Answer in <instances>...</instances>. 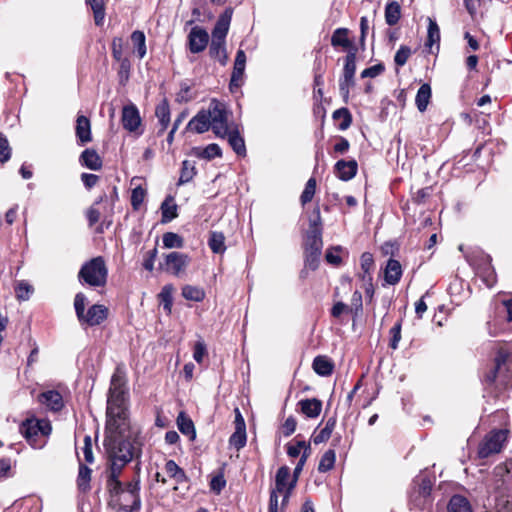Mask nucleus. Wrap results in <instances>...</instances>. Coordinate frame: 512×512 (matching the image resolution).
<instances>
[{
	"mask_svg": "<svg viewBox=\"0 0 512 512\" xmlns=\"http://www.w3.org/2000/svg\"><path fill=\"white\" fill-rule=\"evenodd\" d=\"M487 385H495L500 390L512 386V353L501 347L497 351L493 368L485 375Z\"/></svg>",
	"mask_w": 512,
	"mask_h": 512,
	"instance_id": "3",
	"label": "nucleus"
},
{
	"mask_svg": "<svg viewBox=\"0 0 512 512\" xmlns=\"http://www.w3.org/2000/svg\"><path fill=\"white\" fill-rule=\"evenodd\" d=\"M108 485H109L111 491H113L117 494H120V495H124V497L128 496L131 498L132 504L124 505L125 512H133V511H137L140 509L141 501H140V497H139V490H140L139 481L129 482L126 484L125 488H122V484H121L119 488L114 489V483H113V480L111 479V475H110L109 480H108Z\"/></svg>",
	"mask_w": 512,
	"mask_h": 512,
	"instance_id": "10",
	"label": "nucleus"
},
{
	"mask_svg": "<svg viewBox=\"0 0 512 512\" xmlns=\"http://www.w3.org/2000/svg\"><path fill=\"white\" fill-rule=\"evenodd\" d=\"M247 435L246 429L235 428L234 433L230 436L229 443L231 446L240 450L246 445Z\"/></svg>",
	"mask_w": 512,
	"mask_h": 512,
	"instance_id": "50",
	"label": "nucleus"
},
{
	"mask_svg": "<svg viewBox=\"0 0 512 512\" xmlns=\"http://www.w3.org/2000/svg\"><path fill=\"white\" fill-rule=\"evenodd\" d=\"M209 121L211 123V129L217 137L225 138L227 134L228 126V111L225 104L212 100L206 110Z\"/></svg>",
	"mask_w": 512,
	"mask_h": 512,
	"instance_id": "7",
	"label": "nucleus"
},
{
	"mask_svg": "<svg viewBox=\"0 0 512 512\" xmlns=\"http://www.w3.org/2000/svg\"><path fill=\"white\" fill-rule=\"evenodd\" d=\"M127 391L125 381L119 374L111 379L109 396L107 400V427L110 431L128 427L127 418Z\"/></svg>",
	"mask_w": 512,
	"mask_h": 512,
	"instance_id": "2",
	"label": "nucleus"
},
{
	"mask_svg": "<svg viewBox=\"0 0 512 512\" xmlns=\"http://www.w3.org/2000/svg\"><path fill=\"white\" fill-rule=\"evenodd\" d=\"M505 430H495L489 433L479 446L478 454L481 458H487L492 454L499 453L506 441Z\"/></svg>",
	"mask_w": 512,
	"mask_h": 512,
	"instance_id": "9",
	"label": "nucleus"
},
{
	"mask_svg": "<svg viewBox=\"0 0 512 512\" xmlns=\"http://www.w3.org/2000/svg\"><path fill=\"white\" fill-rule=\"evenodd\" d=\"M163 246L167 249L182 248L184 241L181 236L173 232H167L162 237Z\"/></svg>",
	"mask_w": 512,
	"mask_h": 512,
	"instance_id": "49",
	"label": "nucleus"
},
{
	"mask_svg": "<svg viewBox=\"0 0 512 512\" xmlns=\"http://www.w3.org/2000/svg\"><path fill=\"white\" fill-rule=\"evenodd\" d=\"M307 447L310 446L307 445L305 441H298L295 445L288 446L287 454L292 458L298 457L301 454L302 450L305 451Z\"/></svg>",
	"mask_w": 512,
	"mask_h": 512,
	"instance_id": "61",
	"label": "nucleus"
},
{
	"mask_svg": "<svg viewBox=\"0 0 512 512\" xmlns=\"http://www.w3.org/2000/svg\"><path fill=\"white\" fill-rule=\"evenodd\" d=\"M122 124L123 127L131 133L141 135L142 131L139 129L141 125V117L138 108L134 104H129L122 109Z\"/></svg>",
	"mask_w": 512,
	"mask_h": 512,
	"instance_id": "11",
	"label": "nucleus"
},
{
	"mask_svg": "<svg viewBox=\"0 0 512 512\" xmlns=\"http://www.w3.org/2000/svg\"><path fill=\"white\" fill-rule=\"evenodd\" d=\"M165 470L170 477L175 478L177 481L182 480L185 476L183 470L173 460L166 462Z\"/></svg>",
	"mask_w": 512,
	"mask_h": 512,
	"instance_id": "55",
	"label": "nucleus"
},
{
	"mask_svg": "<svg viewBox=\"0 0 512 512\" xmlns=\"http://www.w3.org/2000/svg\"><path fill=\"white\" fill-rule=\"evenodd\" d=\"M289 478H290V469L287 466H282L278 469L275 478V488L273 490L278 491L279 493H287L289 489Z\"/></svg>",
	"mask_w": 512,
	"mask_h": 512,
	"instance_id": "27",
	"label": "nucleus"
},
{
	"mask_svg": "<svg viewBox=\"0 0 512 512\" xmlns=\"http://www.w3.org/2000/svg\"><path fill=\"white\" fill-rule=\"evenodd\" d=\"M91 472V469L86 465L80 464L77 477L79 490L86 492L90 489Z\"/></svg>",
	"mask_w": 512,
	"mask_h": 512,
	"instance_id": "41",
	"label": "nucleus"
},
{
	"mask_svg": "<svg viewBox=\"0 0 512 512\" xmlns=\"http://www.w3.org/2000/svg\"><path fill=\"white\" fill-rule=\"evenodd\" d=\"M195 175H196V168H195L194 163L189 160H184L182 162L178 185H184V184L190 182L194 178Z\"/></svg>",
	"mask_w": 512,
	"mask_h": 512,
	"instance_id": "38",
	"label": "nucleus"
},
{
	"mask_svg": "<svg viewBox=\"0 0 512 512\" xmlns=\"http://www.w3.org/2000/svg\"><path fill=\"white\" fill-rule=\"evenodd\" d=\"M162 222L167 223L177 217V205L172 198H167L161 205Z\"/></svg>",
	"mask_w": 512,
	"mask_h": 512,
	"instance_id": "42",
	"label": "nucleus"
},
{
	"mask_svg": "<svg viewBox=\"0 0 512 512\" xmlns=\"http://www.w3.org/2000/svg\"><path fill=\"white\" fill-rule=\"evenodd\" d=\"M195 155L205 160H212L222 156V150L218 144L212 143L205 148H196Z\"/></svg>",
	"mask_w": 512,
	"mask_h": 512,
	"instance_id": "34",
	"label": "nucleus"
},
{
	"mask_svg": "<svg viewBox=\"0 0 512 512\" xmlns=\"http://www.w3.org/2000/svg\"><path fill=\"white\" fill-rule=\"evenodd\" d=\"M80 162L83 166L91 170H99L102 167V160L93 149L84 150L80 156Z\"/></svg>",
	"mask_w": 512,
	"mask_h": 512,
	"instance_id": "26",
	"label": "nucleus"
},
{
	"mask_svg": "<svg viewBox=\"0 0 512 512\" xmlns=\"http://www.w3.org/2000/svg\"><path fill=\"white\" fill-rule=\"evenodd\" d=\"M349 30L347 28H337L331 37V45L333 47H342L343 49H349L352 45L348 38Z\"/></svg>",
	"mask_w": 512,
	"mask_h": 512,
	"instance_id": "29",
	"label": "nucleus"
},
{
	"mask_svg": "<svg viewBox=\"0 0 512 512\" xmlns=\"http://www.w3.org/2000/svg\"><path fill=\"white\" fill-rule=\"evenodd\" d=\"M361 270L364 272H372L374 269V258L369 252H364L360 258Z\"/></svg>",
	"mask_w": 512,
	"mask_h": 512,
	"instance_id": "60",
	"label": "nucleus"
},
{
	"mask_svg": "<svg viewBox=\"0 0 512 512\" xmlns=\"http://www.w3.org/2000/svg\"><path fill=\"white\" fill-rule=\"evenodd\" d=\"M209 42L207 31L199 26H195L190 30L188 35L189 50L192 53H200L205 50Z\"/></svg>",
	"mask_w": 512,
	"mask_h": 512,
	"instance_id": "13",
	"label": "nucleus"
},
{
	"mask_svg": "<svg viewBox=\"0 0 512 512\" xmlns=\"http://www.w3.org/2000/svg\"><path fill=\"white\" fill-rule=\"evenodd\" d=\"M431 491V480L428 477H422L417 480V488L414 489L411 499L417 507L423 509L429 502Z\"/></svg>",
	"mask_w": 512,
	"mask_h": 512,
	"instance_id": "12",
	"label": "nucleus"
},
{
	"mask_svg": "<svg viewBox=\"0 0 512 512\" xmlns=\"http://www.w3.org/2000/svg\"><path fill=\"white\" fill-rule=\"evenodd\" d=\"M38 401L53 412H58L64 407V400L60 392L47 390L38 396Z\"/></svg>",
	"mask_w": 512,
	"mask_h": 512,
	"instance_id": "16",
	"label": "nucleus"
},
{
	"mask_svg": "<svg viewBox=\"0 0 512 512\" xmlns=\"http://www.w3.org/2000/svg\"><path fill=\"white\" fill-rule=\"evenodd\" d=\"M401 17V7L397 1L389 2L385 7V21L389 26L398 23Z\"/></svg>",
	"mask_w": 512,
	"mask_h": 512,
	"instance_id": "32",
	"label": "nucleus"
},
{
	"mask_svg": "<svg viewBox=\"0 0 512 512\" xmlns=\"http://www.w3.org/2000/svg\"><path fill=\"white\" fill-rule=\"evenodd\" d=\"M108 270L101 256L84 263L78 273L80 282L92 287H101L106 284Z\"/></svg>",
	"mask_w": 512,
	"mask_h": 512,
	"instance_id": "5",
	"label": "nucleus"
},
{
	"mask_svg": "<svg viewBox=\"0 0 512 512\" xmlns=\"http://www.w3.org/2000/svg\"><path fill=\"white\" fill-rule=\"evenodd\" d=\"M362 294L359 291H355L351 297V303L349 305V313L354 316H358L362 311Z\"/></svg>",
	"mask_w": 512,
	"mask_h": 512,
	"instance_id": "56",
	"label": "nucleus"
},
{
	"mask_svg": "<svg viewBox=\"0 0 512 512\" xmlns=\"http://www.w3.org/2000/svg\"><path fill=\"white\" fill-rule=\"evenodd\" d=\"M476 274L482 279L483 283L487 287H492L496 283V273L494 268L491 266L490 257L486 256L483 260V264L476 268Z\"/></svg>",
	"mask_w": 512,
	"mask_h": 512,
	"instance_id": "20",
	"label": "nucleus"
},
{
	"mask_svg": "<svg viewBox=\"0 0 512 512\" xmlns=\"http://www.w3.org/2000/svg\"><path fill=\"white\" fill-rule=\"evenodd\" d=\"M356 57L354 53H349L345 58V64L343 69V77L348 80L354 81L356 72Z\"/></svg>",
	"mask_w": 512,
	"mask_h": 512,
	"instance_id": "51",
	"label": "nucleus"
},
{
	"mask_svg": "<svg viewBox=\"0 0 512 512\" xmlns=\"http://www.w3.org/2000/svg\"><path fill=\"white\" fill-rule=\"evenodd\" d=\"M11 157V149L7 138L0 133V164L7 162Z\"/></svg>",
	"mask_w": 512,
	"mask_h": 512,
	"instance_id": "57",
	"label": "nucleus"
},
{
	"mask_svg": "<svg viewBox=\"0 0 512 512\" xmlns=\"http://www.w3.org/2000/svg\"><path fill=\"white\" fill-rule=\"evenodd\" d=\"M177 426L180 432L191 439L195 437V428L192 420L181 412L177 417Z\"/></svg>",
	"mask_w": 512,
	"mask_h": 512,
	"instance_id": "37",
	"label": "nucleus"
},
{
	"mask_svg": "<svg viewBox=\"0 0 512 512\" xmlns=\"http://www.w3.org/2000/svg\"><path fill=\"white\" fill-rule=\"evenodd\" d=\"M298 406L301 412L309 418L318 417L322 411V402L316 398L302 399L298 402Z\"/></svg>",
	"mask_w": 512,
	"mask_h": 512,
	"instance_id": "21",
	"label": "nucleus"
},
{
	"mask_svg": "<svg viewBox=\"0 0 512 512\" xmlns=\"http://www.w3.org/2000/svg\"><path fill=\"white\" fill-rule=\"evenodd\" d=\"M225 485H226V480L224 479V476L221 474L214 476L210 482L211 490L217 494H219L222 491V489L225 487Z\"/></svg>",
	"mask_w": 512,
	"mask_h": 512,
	"instance_id": "64",
	"label": "nucleus"
},
{
	"mask_svg": "<svg viewBox=\"0 0 512 512\" xmlns=\"http://www.w3.org/2000/svg\"><path fill=\"white\" fill-rule=\"evenodd\" d=\"M313 369L320 376H329L333 372V364L327 357L317 356L313 361Z\"/></svg>",
	"mask_w": 512,
	"mask_h": 512,
	"instance_id": "33",
	"label": "nucleus"
},
{
	"mask_svg": "<svg viewBox=\"0 0 512 512\" xmlns=\"http://www.w3.org/2000/svg\"><path fill=\"white\" fill-rule=\"evenodd\" d=\"M112 55L114 59L120 61L122 59V51H123V39L120 37H116L112 40Z\"/></svg>",
	"mask_w": 512,
	"mask_h": 512,
	"instance_id": "62",
	"label": "nucleus"
},
{
	"mask_svg": "<svg viewBox=\"0 0 512 512\" xmlns=\"http://www.w3.org/2000/svg\"><path fill=\"white\" fill-rule=\"evenodd\" d=\"M94 13V21L97 26L103 24L105 18L104 0H86Z\"/></svg>",
	"mask_w": 512,
	"mask_h": 512,
	"instance_id": "47",
	"label": "nucleus"
},
{
	"mask_svg": "<svg viewBox=\"0 0 512 512\" xmlns=\"http://www.w3.org/2000/svg\"><path fill=\"white\" fill-rule=\"evenodd\" d=\"M335 425H336V419L335 418H329L327 420L324 428H322L319 431V433L314 435L313 442L315 444H320V443H323V442L327 441L330 438V436L332 434V431L335 428Z\"/></svg>",
	"mask_w": 512,
	"mask_h": 512,
	"instance_id": "43",
	"label": "nucleus"
},
{
	"mask_svg": "<svg viewBox=\"0 0 512 512\" xmlns=\"http://www.w3.org/2000/svg\"><path fill=\"white\" fill-rule=\"evenodd\" d=\"M210 249L217 254H222L226 250L225 237L222 232L213 231L210 233L208 241Z\"/></svg>",
	"mask_w": 512,
	"mask_h": 512,
	"instance_id": "36",
	"label": "nucleus"
},
{
	"mask_svg": "<svg viewBox=\"0 0 512 512\" xmlns=\"http://www.w3.org/2000/svg\"><path fill=\"white\" fill-rule=\"evenodd\" d=\"M87 298L83 293H77L74 299V308L77 318H84Z\"/></svg>",
	"mask_w": 512,
	"mask_h": 512,
	"instance_id": "58",
	"label": "nucleus"
},
{
	"mask_svg": "<svg viewBox=\"0 0 512 512\" xmlns=\"http://www.w3.org/2000/svg\"><path fill=\"white\" fill-rule=\"evenodd\" d=\"M228 139V143L233 149V151L239 156L246 155V146L243 137L240 135L237 128L235 129H227L226 136Z\"/></svg>",
	"mask_w": 512,
	"mask_h": 512,
	"instance_id": "22",
	"label": "nucleus"
},
{
	"mask_svg": "<svg viewBox=\"0 0 512 512\" xmlns=\"http://www.w3.org/2000/svg\"><path fill=\"white\" fill-rule=\"evenodd\" d=\"M316 190V180L315 178H310L304 188V191L301 194V202L303 205L310 202L315 194Z\"/></svg>",
	"mask_w": 512,
	"mask_h": 512,
	"instance_id": "52",
	"label": "nucleus"
},
{
	"mask_svg": "<svg viewBox=\"0 0 512 512\" xmlns=\"http://www.w3.org/2000/svg\"><path fill=\"white\" fill-rule=\"evenodd\" d=\"M107 316L108 309L104 305L94 304L84 313V318L78 320L82 325L96 326L101 324Z\"/></svg>",
	"mask_w": 512,
	"mask_h": 512,
	"instance_id": "15",
	"label": "nucleus"
},
{
	"mask_svg": "<svg viewBox=\"0 0 512 512\" xmlns=\"http://www.w3.org/2000/svg\"><path fill=\"white\" fill-rule=\"evenodd\" d=\"M309 454H310V447H307L305 449V451H303L301 458L299 459L296 467L294 468L293 478L290 481L289 489H288L287 493L283 496V500H282V504L283 505H285L288 502V499L290 497V493L294 489V487L296 486L298 477H299L301 471L303 470V467H304V465H305V463L307 461V458H308Z\"/></svg>",
	"mask_w": 512,
	"mask_h": 512,
	"instance_id": "24",
	"label": "nucleus"
},
{
	"mask_svg": "<svg viewBox=\"0 0 512 512\" xmlns=\"http://www.w3.org/2000/svg\"><path fill=\"white\" fill-rule=\"evenodd\" d=\"M211 128L206 110L199 111L187 124V129L202 134Z\"/></svg>",
	"mask_w": 512,
	"mask_h": 512,
	"instance_id": "18",
	"label": "nucleus"
},
{
	"mask_svg": "<svg viewBox=\"0 0 512 512\" xmlns=\"http://www.w3.org/2000/svg\"><path fill=\"white\" fill-rule=\"evenodd\" d=\"M182 296L187 300L200 302L205 298V292L200 287L185 285L182 288Z\"/></svg>",
	"mask_w": 512,
	"mask_h": 512,
	"instance_id": "44",
	"label": "nucleus"
},
{
	"mask_svg": "<svg viewBox=\"0 0 512 512\" xmlns=\"http://www.w3.org/2000/svg\"><path fill=\"white\" fill-rule=\"evenodd\" d=\"M51 430L49 420L35 417L26 419L20 426V433L33 448L37 449L45 445L44 438L49 436Z\"/></svg>",
	"mask_w": 512,
	"mask_h": 512,
	"instance_id": "4",
	"label": "nucleus"
},
{
	"mask_svg": "<svg viewBox=\"0 0 512 512\" xmlns=\"http://www.w3.org/2000/svg\"><path fill=\"white\" fill-rule=\"evenodd\" d=\"M173 291L174 287L171 284H168L162 288L161 292L158 295L160 303L167 314H170L172 310Z\"/></svg>",
	"mask_w": 512,
	"mask_h": 512,
	"instance_id": "39",
	"label": "nucleus"
},
{
	"mask_svg": "<svg viewBox=\"0 0 512 512\" xmlns=\"http://www.w3.org/2000/svg\"><path fill=\"white\" fill-rule=\"evenodd\" d=\"M333 119L339 121L338 128L340 130H346L349 128L352 122V117L347 108H340L333 112Z\"/></svg>",
	"mask_w": 512,
	"mask_h": 512,
	"instance_id": "46",
	"label": "nucleus"
},
{
	"mask_svg": "<svg viewBox=\"0 0 512 512\" xmlns=\"http://www.w3.org/2000/svg\"><path fill=\"white\" fill-rule=\"evenodd\" d=\"M440 41V29L435 20L428 18L426 46L432 47Z\"/></svg>",
	"mask_w": 512,
	"mask_h": 512,
	"instance_id": "48",
	"label": "nucleus"
},
{
	"mask_svg": "<svg viewBox=\"0 0 512 512\" xmlns=\"http://www.w3.org/2000/svg\"><path fill=\"white\" fill-rule=\"evenodd\" d=\"M411 49L406 45H401L395 54L394 61L397 66H404L411 56Z\"/></svg>",
	"mask_w": 512,
	"mask_h": 512,
	"instance_id": "54",
	"label": "nucleus"
},
{
	"mask_svg": "<svg viewBox=\"0 0 512 512\" xmlns=\"http://www.w3.org/2000/svg\"><path fill=\"white\" fill-rule=\"evenodd\" d=\"M402 273L400 262L390 258L384 269V280L389 285H396L400 281Z\"/></svg>",
	"mask_w": 512,
	"mask_h": 512,
	"instance_id": "19",
	"label": "nucleus"
},
{
	"mask_svg": "<svg viewBox=\"0 0 512 512\" xmlns=\"http://www.w3.org/2000/svg\"><path fill=\"white\" fill-rule=\"evenodd\" d=\"M243 76H244V71L243 70L237 71V70H235V68H233V72H232L231 80H230V85H229L231 91H233L234 89L239 88L242 85V83H243Z\"/></svg>",
	"mask_w": 512,
	"mask_h": 512,
	"instance_id": "63",
	"label": "nucleus"
},
{
	"mask_svg": "<svg viewBox=\"0 0 512 512\" xmlns=\"http://www.w3.org/2000/svg\"><path fill=\"white\" fill-rule=\"evenodd\" d=\"M390 343L389 346L395 350L398 348V344L401 340V322H397L391 329H390Z\"/></svg>",
	"mask_w": 512,
	"mask_h": 512,
	"instance_id": "59",
	"label": "nucleus"
},
{
	"mask_svg": "<svg viewBox=\"0 0 512 512\" xmlns=\"http://www.w3.org/2000/svg\"><path fill=\"white\" fill-rule=\"evenodd\" d=\"M447 512H473V509L466 497L453 495L447 504Z\"/></svg>",
	"mask_w": 512,
	"mask_h": 512,
	"instance_id": "25",
	"label": "nucleus"
},
{
	"mask_svg": "<svg viewBox=\"0 0 512 512\" xmlns=\"http://www.w3.org/2000/svg\"><path fill=\"white\" fill-rule=\"evenodd\" d=\"M146 196V190L141 186H137L132 190L131 205L135 210L139 209Z\"/></svg>",
	"mask_w": 512,
	"mask_h": 512,
	"instance_id": "53",
	"label": "nucleus"
},
{
	"mask_svg": "<svg viewBox=\"0 0 512 512\" xmlns=\"http://www.w3.org/2000/svg\"><path fill=\"white\" fill-rule=\"evenodd\" d=\"M76 136L81 144H85L91 141V124L90 120L80 115L76 120Z\"/></svg>",
	"mask_w": 512,
	"mask_h": 512,
	"instance_id": "23",
	"label": "nucleus"
},
{
	"mask_svg": "<svg viewBox=\"0 0 512 512\" xmlns=\"http://www.w3.org/2000/svg\"><path fill=\"white\" fill-rule=\"evenodd\" d=\"M431 98V87L425 83L420 86L416 94L415 103L420 112H424L427 109Z\"/></svg>",
	"mask_w": 512,
	"mask_h": 512,
	"instance_id": "30",
	"label": "nucleus"
},
{
	"mask_svg": "<svg viewBox=\"0 0 512 512\" xmlns=\"http://www.w3.org/2000/svg\"><path fill=\"white\" fill-rule=\"evenodd\" d=\"M131 41L137 55L142 59L146 55V37L142 31L136 30L131 34Z\"/></svg>",
	"mask_w": 512,
	"mask_h": 512,
	"instance_id": "40",
	"label": "nucleus"
},
{
	"mask_svg": "<svg viewBox=\"0 0 512 512\" xmlns=\"http://www.w3.org/2000/svg\"><path fill=\"white\" fill-rule=\"evenodd\" d=\"M14 290L19 301L29 300L34 292L33 286L26 280L17 281Z\"/></svg>",
	"mask_w": 512,
	"mask_h": 512,
	"instance_id": "35",
	"label": "nucleus"
},
{
	"mask_svg": "<svg viewBox=\"0 0 512 512\" xmlns=\"http://www.w3.org/2000/svg\"><path fill=\"white\" fill-rule=\"evenodd\" d=\"M209 54L221 65H226L228 61V55L226 52L225 42L211 41Z\"/></svg>",
	"mask_w": 512,
	"mask_h": 512,
	"instance_id": "31",
	"label": "nucleus"
},
{
	"mask_svg": "<svg viewBox=\"0 0 512 512\" xmlns=\"http://www.w3.org/2000/svg\"><path fill=\"white\" fill-rule=\"evenodd\" d=\"M322 246V230L320 228L309 230L305 239V266L309 269L318 268Z\"/></svg>",
	"mask_w": 512,
	"mask_h": 512,
	"instance_id": "6",
	"label": "nucleus"
},
{
	"mask_svg": "<svg viewBox=\"0 0 512 512\" xmlns=\"http://www.w3.org/2000/svg\"><path fill=\"white\" fill-rule=\"evenodd\" d=\"M190 263V257L181 252H170L164 255V262L160 264L161 269L173 276L183 275Z\"/></svg>",
	"mask_w": 512,
	"mask_h": 512,
	"instance_id": "8",
	"label": "nucleus"
},
{
	"mask_svg": "<svg viewBox=\"0 0 512 512\" xmlns=\"http://www.w3.org/2000/svg\"><path fill=\"white\" fill-rule=\"evenodd\" d=\"M104 445L111 462V479L114 483V489H116L121 485L118 477L122 468L139 455L141 441L137 433L132 431L129 425L125 429H115V431H110L106 426Z\"/></svg>",
	"mask_w": 512,
	"mask_h": 512,
	"instance_id": "1",
	"label": "nucleus"
},
{
	"mask_svg": "<svg viewBox=\"0 0 512 512\" xmlns=\"http://www.w3.org/2000/svg\"><path fill=\"white\" fill-rule=\"evenodd\" d=\"M155 114L161 126L158 133L162 134L168 128L170 123V108L166 100L156 106Z\"/></svg>",
	"mask_w": 512,
	"mask_h": 512,
	"instance_id": "28",
	"label": "nucleus"
},
{
	"mask_svg": "<svg viewBox=\"0 0 512 512\" xmlns=\"http://www.w3.org/2000/svg\"><path fill=\"white\" fill-rule=\"evenodd\" d=\"M358 164L355 160H339L334 166V172L336 176L343 180H351L357 173Z\"/></svg>",
	"mask_w": 512,
	"mask_h": 512,
	"instance_id": "17",
	"label": "nucleus"
},
{
	"mask_svg": "<svg viewBox=\"0 0 512 512\" xmlns=\"http://www.w3.org/2000/svg\"><path fill=\"white\" fill-rule=\"evenodd\" d=\"M232 14H233L232 8H227L219 16V18L212 30V40L211 41L225 42L226 36L229 31Z\"/></svg>",
	"mask_w": 512,
	"mask_h": 512,
	"instance_id": "14",
	"label": "nucleus"
},
{
	"mask_svg": "<svg viewBox=\"0 0 512 512\" xmlns=\"http://www.w3.org/2000/svg\"><path fill=\"white\" fill-rule=\"evenodd\" d=\"M336 461V453L333 449L327 450L321 457L318 464V471L321 473H325L330 471L335 464Z\"/></svg>",
	"mask_w": 512,
	"mask_h": 512,
	"instance_id": "45",
	"label": "nucleus"
}]
</instances>
